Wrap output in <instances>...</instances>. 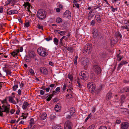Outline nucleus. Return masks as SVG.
<instances>
[{"label": "nucleus", "instance_id": "obj_1", "mask_svg": "<svg viewBox=\"0 0 129 129\" xmlns=\"http://www.w3.org/2000/svg\"><path fill=\"white\" fill-rule=\"evenodd\" d=\"M46 15V14L44 10L40 9L37 11V16L39 19L43 20L45 19Z\"/></svg>", "mask_w": 129, "mask_h": 129}, {"label": "nucleus", "instance_id": "obj_2", "mask_svg": "<svg viewBox=\"0 0 129 129\" xmlns=\"http://www.w3.org/2000/svg\"><path fill=\"white\" fill-rule=\"evenodd\" d=\"M39 54L43 57L46 56L48 55L45 49L43 48H39L37 50Z\"/></svg>", "mask_w": 129, "mask_h": 129}, {"label": "nucleus", "instance_id": "obj_3", "mask_svg": "<svg viewBox=\"0 0 129 129\" xmlns=\"http://www.w3.org/2000/svg\"><path fill=\"white\" fill-rule=\"evenodd\" d=\"M80 78L83 80H86L88 78L89 75L88 73L85 71H82L80 73Z\"/></svg>", "mask_w": 129, "mask_h": 129}, {"label": "nucleus", "instance_id": "obj_4", "mask_svg": "<svg viewBox=\"0 0 129 129\" xmlns=\"http://www.w3.org/2000/svg\"><path fill=\"white\" fill-rule=\"evenodd\" d=\"M94 84L92 82H89L87 84V86L89 91L92 93L94 92L95 87Z\"/></svg>", "mask_w": 129, "mask_h": 129}, {"label": "nucleus", "instance_id": "obj_5", "mask_svg": "<svg viewBox=\"0 0 129 129\" xmlns=\"http://www.w3.org/2000/svg\"><path fill=\"white\" fill-rule=\"evenodd\" d=\"M92 45L90 44H87L86 46V48L85 50L83 53L85 54L86 55H88L91 52L92 50Z\"/></svg>", "mask_w": 129, "mask_h": 129}, {"label": "nucleus", "instance_id": "obj_6", "mask_svg": "<svg viewBox=\"0 0 129 129\" xmlns=\"http://www.w3.org/2000/svg\"><path fill=\"white\" fill-rule=\"evenodd\" d=\"M93 69L95 73L98 74H99L101 72V69L98 65H94L93 66Z\"/></svg>", "mask_w": 129, "mask_h": 129}, {"label": "nucleus", "instance_id": "obj_7", "mask_svg": "<svg viewBox=\"0 0 129 129\" xmlns=\"http://www.w3.org/2000/svg\"><path fill=\"white\" fill-rule=\"evenodd\" d=\"M72 124L70 121H69L64 125V129H72Z\"/></svg>", "mask_w": 129, "mask_h": 129}, {"label": "nucleus", "instance_id": "obj_8", "mask_svg": "<svg viewBox=\"0 0 129 129\" xmlns=\"http://www.w3.org/2000/svg\"><path fill=\"white\" fill-rule=\"evenodd\" d=\"M129 127V123L127 122H124L121 124V129H127Z\"/></svg>", "mask_w": 129, "mask_h": 129}, {"label": "nucleus", "instance_id": "obj_9", "mask_svg": "<svg viewBox=\"0 0 129 129\" xmlns=\"http://www.w3.org/2000/svg\"><path fill=\"white\" fill-rule=\"evenodd\" d=\"M64 16L69 19H70L71 18V13L70 11L67 10L64 13L63 15Z\"/></svg>", "mask_w": 129, "mask_h": 129}, {"label": "nucleus", "instance_id": "obj_10", "mask_svg": "<svg viewBox=\"0 0 129 129\" xmlns=\"http://www.w3.org/2000/svg\"><path fill=\"white\" fill-rule=\"evenodd\" d=\"M40 71L44 75H47L48 73L47 69L45 67H41L40 69Z\"/></svg>", "mask_w": 129, "mask_h": 129}, {"label": "nucleus", "instance_id": "obj_11", "mask_svg": "<svg viewBox=\"0 0 129 129\" xmlns=\"http://www.w3.org/2000/svg\"><path fill=\"white\" fill-rule=\"evenodd\" d=\"M8 9L7 11L6 12L8 15H10L12 14H17L18 13L17 11L15 10H11L9 11H8Z\"/></svg>", "mask_w": 129, "mask_h": 129}, {"label": "nucleus", "instance_id": "obj_12", "mask_svg": "<svg viewBox=\"0 0 129 129\" xmlns=\"http://www.w3.org/2000/svg\"><path fill=\"white\" fill-rule=\"evenodd\" d=\"M99 33L98 30L94 28L92 30V34L93 35V37L95 39L96 38Z\"/></svg>", "mask_w": 129, "mask_h": 129}, {"label": "nucleus", "instance_id": "obj_13", "mask_svg": "<svg viewBox=\"0 0 129 129\" xmlns=\"http://www.w3.org/2000/svg\"><path fill=\"white\" fill-rule=\"evenodd\" d=\"M15 96H8V98H9V102L14 104H17L16 102L13 99V98H14Z\"/></svg>", "mask_w": 129, "mask_h": 129}, {"label": "nucleus", "instance_id": "obj_14", "mask_svg": "<svg viewBox=\"0 0 129 129\" xmlns=\"http://www.w3.org/2000/svg\"><path fill=\"white\" fill-rule=\"evenodd\" d=\"M112 94L111 91H109L106 95V100L109 101L111 99L112 97Z\"/></svg>", "mask_w": 129, "mask_h": 129}, {"label": "nucleus", "instance_id": "obj_15", "mask_svg": "<svg viewBox=\"0 0 129 129\" xmlns=\"http://www.w3.org/2000/svg\"><path fill=\"white\" fill-rule=\"evenodd\" d=\"M19 52V49L17 50H14V51L11 53V55L13 57H14L15 55H17L18 53Z\"/></svg>", "mask_w": 129, "mask_h": 129}, {"label": "nucleus", "instance_id": "obj_16", "mask_svg": "<svg viewBox=\"0 0 129 129\" xmlns=\"http://www.w3.org/2000/svg\"><path fill=\"white\" fill-rule=\"evenodd\" d=\"M54 108L56 111H58L61 109L60 104L59 103L57 104L55 106Z\"/></svg>", "mask_w": 129, "mask_h": 129}, {"label": "nucleus", "instance_id": "obj_17", "mask_svg": "<svg viewBox=\"0 0 129 129\" xmlns=\"http://www.w3.org/2000/svg\"><path fill=\"white\" fill-rule=\"evenodd\" d=\"M95 17L96 20L99 22H100L101 21V15H100V14L99 13L98 14H96Z\"/></svg>", "mask_w": 129, "mask_h": 129}, {"label": "nucleus", "instance_id": "obj_18", "mask_svg": "<svg viewBox=\"0 0 129 129\" xmlns=\"http://www.w3.org/2000/svg\"><path fill=\"white\" fill-rule=\"evenodd\" d=\"M126 97L125 95H122L121 96L120 99V101L121 103V105L124 102L125 100Z\"/></svg>", "mask_w": 129, "mask_h": 129}, {"label": "nucleus", "instance_id": "obj_19", "mask_svg": "<svg viewBox=\"0 0 129 129\" xmlns=\"http://www.w3.org/2000/svg\"><path fill=\"white\" fill-rule=\"evenodd\" d=\"M75 109L74 108H72L70 109V112L71 116H74L75 115Z\"/></svg>", "mask_w": 129, "mask_h": 129}, {"label": "nucleus", "instance_id": "obj_20", "mask_svg": "<svg viewBox=\"0 0 129 129\" xmlns=\"http://www.w3.org/2000/svg\"><path fill=\"white\" fill-rule=\"evenodd\" d=\"M54 32L56 33H58L61 36L64 35H65V33H66V31H61L57 30H55Z\"/></svg>", "mask_w": 129, "mask_h": 129}, {"label": "nucleus", "instance_id": "obj_21", "mask_svg": "<svg viewBox=\"0 0 129 129\" xmlns=\"http://www.w3.org/2000/svg\"><path fill=\"white\" fill-rule=\"evenodd\" d=\"M29 56L30 58L33 57L36 54L34 51H29L28 52Z\"/></svg>", "mask_w": 129, "mask_h": 129}, {"label": "nucleus", "instance_id": "obj_22", "mask_svg": "<svg viewBox=\"0 0 129 129\" xmlns=\"http://www.w3.org/2000/svg\"><path fill=\"white\" fill-rule=\"evenodd\" d=\"M7 97H6L4 100V101L6 102V105H5L6 106H7L8 108L9 109V112H8V114L9 113V110L10 109V105L8 104V103L7 102Z\"/></svg>", "mask_w": 129, "mask_h": 129}, {"label": "nucleus", "instance_id": "obj_23", "mask_svg": "<svg viewBox=\"0 0 129 129\" xmlns=\"http://www.w3.org/2000/svg\"><path fill=\"white\" fill-rule=\"evenodd\" d=\"M47 114L45 113H44L40 117V119L43 120L46 119Z\"/></svg>", "mask_w": 129, "mask_h": 129}, {"label": "nucleus", "instance_id": "obj_24", "mask_svg": "<svg viewBox=\"0 0 129 129\" xmlns=\"http://www.w3.org/2000/svg\"><path fill=\"white\" fill-rule=\"evenodd\" d=\"M88 60L87 59H85L81 61V63L83 66H87L88 64Z\"/></svg>", "mask_w": 129, "mask_h": 129}, {"label": "nucleus", "instance_id": "obj_25", "mask_svg": "<svg viewBox=\"0 0 129 129\" xmlns=\"http://www.w3.org/2000/svg\"><path fill=\"white\" fill-rule=\"evenodd\" d=\"M65 48H66L67 50H68L71 53H72L73 52L74 49L73 47H65Z\"/></svg>", "mask_w": 129, "mask_h": 129}, {"label": "nucleus", "instance_id": "obj_26", "mask_svg": "<svg viewBox=\"0 0 129 129\" xmlns=\"http://www.w3.org/2000/svg\"><path fill=\"white\" fill-rule=\"evenodd\" d=\"M29 105L28 103L27 102H24L22 106L23 109L24 110L25 109L27 108V106H28Z\"/></svg>", "mask_w": 129, "mask_h": 129}, {"label": "nucleus", "instance_id": "obj_27", "mask_svg": "<svg viewBox=\"0 0 129 129\" xmlns=\"http://www.w3.org/2000/svg\"><path fill=\"white\" fill-rule=\"evenodd\" d=\"M25 7V8L27 7V8H30L31 5L28 2H24V4L23 5Z\"/></svg>", "mask_w": 129, "mask_h": 129}, {"label": "nucleus", "instance_id": "obj_28", "mask_svg": "<svg viewBox=\"0 0 129 129\" xmlns=\"http://www.w3.org/2000/svg\"><path fill=\"white\" fill-rule=\"evenodd\" d=\"M52 129H63V127L59 125H56L53 127Z\"/></svg>", "mask_w": 129, "mask_h": 129}, {"label": "nucleus", "instance_id": "obj_29", "mask_svg": "<svg viewBox=\"0 0 129 129\" xmlns=\"http://www.w3.org/2000/svg\"><path fill=\"white\" fill-rule=\"evenodd\" d=\"M54 95V94L53 93L52 94H49V96L46 99V101L48 102L49 101Z\"/></svg>", "mask_w": 129, "mask_h": 129}, {"label": "nucleus", "instance_id": "obj_30", "mask_svg": "<svg viewBox=\"0 0 129 129\" xmlns=\"http://www.w3.org/2000/svg\"><path fill=\"white\" fill-rule=\"evenodd\" d=\"M34 124V120L33 118H31L30 119L29 122V125H32Z\"/></svg>", "mask_w": 129, "mask_h": 129}, {"label": "nucleus", "instance_id": "obj_31", "mask_svg": "<svg viewBox=\"0 0 129 129\" xmlns=\"http://www.w3.org/2000/svg\"><path fill=\"white\" fill-rule=\"evenodd\" d=\"M5 71L7 73V75L8 74L10 76L12 75L11 74V72L10 70H8V69H6L5 70Z\"/></svg>", "mask_w": 129, "mask_h": 129}, {"label": "nucleus", "instance_id": "obj_32", "mask_svg": "<svg viewBox=\"0 0 129 129\" xmlns=\"http://www.w3.org/2000/svg\"><path fill=\"white\" fill-rule=\"evenodd\" d=\"M110 41L111 46H113L114 45V44H115V42L114 39L113 38H111L110 40Z\"/></svg>", "mask_w": 129, "mask_h": 129}, {"label": "nucleus", "instance_id": "obj_33", "mask_svg": "<svg viewBox=\"0 0 129 129\" xmlns=\"http://www.w3.org/2000/svg\"><path fill=\"white\" fill-rule=\"evenodd\" d=\"M76 85L80 88H81L82 87V85L80 84V83L78 80L77 81V83L76 84Z\"/></svg>", "mask_w": 129, "mask_h": 129}, {"label": "nucleus", "instance_id": "obj_34", "mask_svg": "<svg viewBox=\"0 0 129 129\" xmlns=\"http://www.w3.org/2000/svg\"><path fill=\"white\" fill-rule=\"evenodd\" d=\"M54 42L55 44L57 46L58 45V40L57 38H54Z\"/></svg>", "mask_w": 129, "mask_h": 129}, {"label": "nucleus", "instance_id": "obj_35", "mask_svg": "<svg viewBox=\"0 0 129 129\" xmlns=\"http://www.w3.org/2000/svg\"><path fill=\"white\" fill-rule=\"evenodd\" d=\"M119 1L120 0H113L112 2L118 5L120 3Z\"/></svg>", "mask_w": 129, "mask_h": 129}, {"label": "nucleus", "instance_id": "obj_36", "mask_svg": "<svg viewBox=\"0 0 129 129\" xmlns=\"http://www.w3.org/2000/svg\"><path fill=\"white\" fill-rule=\"evenodd\" d=\"M120 53H119L117 55V59L118 60V61H120L121 59L122 58V56L121 57L119 55Z\"/></svg>", "mask_w": 129, "mask_h": 129}, {"label": "nucleus", "instance_id": "obj_37", "mask_svg": "<svg viewBox=\"0 0 129 129\" xmlns=\"http://www.w3.org/2000/svg\"><path fill=\"white\" fill-rule=\"evenodd\" d=\"M62 21V19L59 17L58 18L56 19V22L58 23L61 22Z\"/></svg>", "mask_w": 129, "mask_h": 129}, {"label": "nucleus", "instance_id": "obj_38", "mask_svg": "<svg viewBox=\"0 0 129 129\" xmlns=\"http://www.w3.org/2000/svg\"><path fill=\"white\" fill-rule=\"evenodd\" d=\"M98 39H103V35L100 33H99L97 35Z\"/></svg>", "mask_w": 129, "mask_h": 129}, {"label": "nucleus", "instance_id": "obj_39", "mask_svg": "<svg viewBox=\"0 0 129 129\" xmlns=\"http://www.w3.org/2000/svg\"><path fill=\"white\" fill-rule=\"evenodd\" d=\"M78 58V56L77 55L75 57L74 63L75 65H76L77 64V62Z\"/></svg>", "mask_w": 129, "mask_h": 129}, {"label": "nucleus", "instance_id": "obj_40", "mask_svg": "<svg viewBox=\"0 0 129 129\" xmlns=\"http://www.w3.org/2000/svg\"><path fill=\"white\" fill-rule=\"evenodd\" d=\"M121 109H122L123 111H121L122 113L123 114H126L125 112H128V111L126 110V109L125 108H121Z\"/></svg>", "mask_w": 129, "mask_h": 129}, {"label": "nucleus", "instance_id": "obj_41", "mask_svg": "<svg viewBox=\"0 0 129 129\" xmlns=\"http://www.w3.org/2000/svg\"><path fill=\"white\" fill-rule=\"evenodd\" d=\"M18 87V86L17 85H15L13 87V90L14 91H15L16 90V89Z\"/></svg>", "mask_w": 129, "mask_h": 129}, {"label": "nucleus", "instance_id": "obj_42", "mask_svg": "<svg viewBox=\"0 0 129 129\" xmlns=\"http://www.w3.org/2000/svg\"><path fill=\"white\" fill-rule=\"evenodd\" d=\"M94 15H91V14H88V20H90L91 18L94 16Z\"/></svg>", "mask_w": 129, "mask_h": 129}, {"label": "nucleus", "instance_id": "obj_43", "mask_svg": "<svg viewBox=\"0 0 129 129\" xmlns=\"http://www.w3.org/2000/svg\"><path fill=\"white\" fill-rule=\"evenodd\" d=\"M37 27L39 29H41L42 30H43V27L42 26L40 25L39 24H38L37 25Z\"/></svg>", "mask_w": 129, "mask_h": 129}, {"label": "nucleus", "instance_id": "obj_44", "mask_svg": "<svg viewBox=\"0 0 129 129\" xmlns=\"http://www.w3.org/2000/svg\"><path fill=\"white\" fill-rule=\"evenodd\" d=\"M95 125L94 124H92L87 129H93Z\"/></svg>", "mask_w": 129, "mask_h": 129}, {"label": "nucleus", "instance_id": "obj_45", "mask_svg": "<svg viewBox=\"0 0 129 129\" xmlns=\"http://www.w3.org/2000/svg\"><path fill=\"white\" fill-rule=\"evenodd\" d=\"M101 7V5L100 4H99L98 5L95 6L94 7V8L95 9H96Z\"/></svg>", "mask_w": 129, "mask_h": 129}, {"label": "nucleus", "instance_id": "obj_46", "mask_svg": "<svg viewBox=\"0 0 129 129\" xmlns=\"http://www.w3.org/2000/svg\"><path fill=\"white\" fill-rule=\"evenodd\" d=\"M55 116L54 115H51L50 116V117L51 120H52L54 119L55 117Z\"/></svg>", "mask_w": 129, "mask_h": 129}, {"label": "nucleus", "instance_id": "obj_47", "mask_svg": "<svg viewBox=\"0 0 129 129\" xmlns=\"http://www.w3.org/2000/svg\"><path fill=\"white\" fill-rule=\"evenodd\" d=\"M66 97L68 98H71L72 97V95L71 94H69L66 95Z\"/></svg>", "mask_w": 129, "mask_h": 129}, {"label": "nucleus", "instance_id": "obj_48", "mask_svg": "<svg viewBox=\"0 0 129 129\" xmlns=\"http://www.w3.org/2000/svg\"><path fill=\"white\" fill-rule=\"evenodd\" d=\"M123 65L122 64V62H121L118 65V66L117 67L118 69V70Z\"/></svg>", "mask_w": 129, "mask_h": 129}, {"label": "nucleus", "instance_id": "obj_49", "mask_svg": "<svg viewBox=\"0 0 129 129\" xmlns=\"http://www.w3.org/2000/svg\"><path fill=\"white\" fill-rule=\"evenodd\" d=\"M16 101L17 102V103H18L20 102V103H19V105H21V100H19L17 98H16Z\"/></svg>", "mask_w": 129, "mask_h": 129}, {"label": "nucleus", "instance_id": "obj_50", "mask_svg": "<svg viewBox=\"0 0 129 129\" xmlns=\"http://www.w3.org/2000/svg\"><path fill=\"white\" fill-rule=\"evenodd\" d=\"M15 111V110L13 109H11L10 111V109L9 111V113L10 112L11 114H12L14 113Z\"/></svg>", "mask_w": 129, "mask_h": 129}, {"label": "nucleus", "instance_id": "obj_51", "mask_svg": "<svg viewBox=\"0 0 129 129\" xmlns=\"http://www.w3.org/2000/svg\"><path fill=\"white\" fill-rule=\"evenodd\" d=\"M49 96V93H47L44 95V98L45 99H46L48 96Z\"/></svg>", "mask_w": 129, "mask_h": 129}, {"label": "nucleus", "instance_id": "obj_52", "mask_svg": "<svg viewBox=\"0 0 129 129\" xmlns=\"http://www.w3.org/2000/svg\"><path fill=\"white\" fill-rule=\"evenodd\" d=\"M68 78L70 79V80H72L73 79V76L72 75L70 74H69L68 75Z\"/></svg>", "mask_w": 129, "mask_h": 129}, {"label": "nucleus", "instance_id": "obj_53", "mask_svg": "<svg viewBox=\"0 0 129 129\" xmlns=\"http://www.w3.org/2000/svg\"><path fill=\"white\" fill-rule=\"evenodd\" d=\"M37 56H38L36 54L32 58H34L35 61H38V58Z\"/></svg>", "mask_w": 129, "mask_h": 129}, {"label": "nucleus", "instance_id": "obj_54", "mask_svg": "<svg viewBox=\"0 0 129 129\" xmlns=\"http://www.w3.org/2000/svg\"><path fill=\"white\" fill-rule=\"evenodd\" d=\"M63 39H62L61 38L60 40V41H59V44L61 46H63V42H62V40Z\"/></svg>", "mask_w": 129, "mask_h": 129}, {"label": "nucleus", "instance_id": "obj_55", "mask_svg": "<svg viewBox=\"0 0 129 129\" xmlns=\"http://www.w3.org/2000/svg\"><path fill=\"white\" fill-rule=\"evenodd\" d=\"M29 22H28L26 23L25 24V26L26 27H28L30 26Z\"/></svg>", "mask_w": 129, "mask_h": 129}, {"label": "nucleus", "instance_id": "obj_56", "mask_svg": "<svg viewBox=\"0 0 129 129\" xmlns=\"http://www.w3.org/2000/svg\"><path fill=\"white\" fill-rule=\"evenodd\" d=\"M99 129H107V127L105 126H101Z\"/></svg>", "mask_w": 129, "mask_h": 129}, {"label": "nucleus", "instance_id": "obj_57", "mask_svg": "<svg viewBox=\"0 0 129 129\" xmlns=\"http://www.w3.org/2000/svg\"><path fill=\"white\" fill-rule=\"evenodd\" d=\"M29 71L31 74H34V71L32 69H29Z\"/></svg>", "mask_w": 129, "mask_h": 129}, {"label": "nucleus", "instance_id": "obj_58", "mask_svg": "<svg viewBox=\"0 0 129 129\" xmlns=\"http://www.w3.org/2000/svg\"><path fill=\"white\" fill-rule=\"evenodd\" d=\"M102 86H100L98 88V91H100L102 89Z\"/></svg>", "mask_w": 129, "mask_h": 129}, {"label": "nucleus", "instance_id": "obj_59", "mask_svg": "<svg viewBox=\"0 0 129 129\" xmlns=\"http://www.w3.org/2000/svg\"><path fill=\"white\" fill-rule=\"evenodd\" d=\"M121 62H122V64L123 65L126 64H127L128 63L125 60L122 61H121Z\"/></svg>", "mask_w": 129, "mask_h": 129}, {"label": "nucleus", "instance_id": "obj_60", "mask_svg": "<svg viewBox=\"0 0 129 129\" xmlns=\"http://www.w3.org/2000/svg\"><path fill=\"white\" fill-rule=\"evenodd\" d=\"M60 88L59 87H57L55 90V91L57 92L58 91L59 92L60 91Z\"/></svg>", "mask_w": 129, "mask_h": 129}, {"label": "nucleus", "instance_id": "obj_61", "mask_svg": "<svg viewBox=\"0 0 129 129\" xmlns=\"http://www.w3.org/2000/svg\"><path fill=\"white\" fill-rule=\"evenodd\" d=\"M17 2L16 0H13L12 3V4L13 6Z\"/></svg>", "mask_w": 129, "mask_h": 129}, {"label": "nucleus", "instance_id": "obj_62", "mask_svg": "<svg viewBox=\"0 0 129 129\" xmlns=\"http://www.w3.org/2000/svg\"><path fill=\"white\" fill-rule=\"evenodd\" d=\"M91 22V25H92L93 26L94 25V24H95V21L94 20H92L91 22Z\"/></svg>", "mask_w": 129, "mask_h": 129}, {"label": "nucleus", "instance_id": "obj_63", "mask_svg": "<svg viewBox=\"0 0 129 129\" xmlns=\"http://www.w3.org/2000/svg\"><path fill=\"white\" fill-rule=\"evenodd\" d=\"M11 1L12 0H8L6 2V3L7 5H8L10 3Z\"/></svg>", "mask_w": 129, "mask_h": 129}, {"label": "nucleus", "instance_id": "obj_64", "mask_svg": "<svg viewBox=\"0 0 129 129\" xmlns=\"http://www.w3.org/2000/svg\"><path fill=\"white\" fill-rule=\"evenodd\" d=\"M58 101V99L57 98H54L53 100V102H55Z\"/></svg>", "mask_w": 129, "mask_h": 129}]
</instances>
